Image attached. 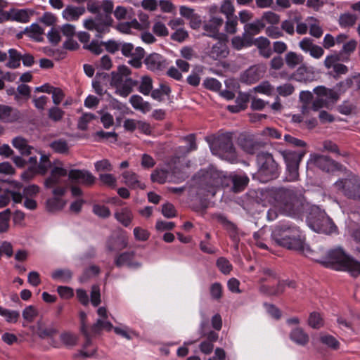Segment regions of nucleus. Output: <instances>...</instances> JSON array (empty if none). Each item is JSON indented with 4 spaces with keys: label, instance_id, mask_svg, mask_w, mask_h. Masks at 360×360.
<instances>
[{
    "label": "nucleus",
    "instance_id": "obj_18",
    "mask_svg": "<svg viewBox=\"0 0 360 360\" xmlns=\"http://www.w3.org/2000/svg\"><path fill=\"white\" fill-rule=\"evenodd\" d=\"M20 118V112L9 105L0 104V120L3 122L12 123Z\"/></svg>",
    "mask_w": 360,
    "mask_h": 360
},
{
    "label": "nucleus",
    "instance_id": "obj_60",
    "mask_svg": "<svg viewBox=\"0 0 360 360\" xmlns=\"http://www.w3.org/2000/svg\"><path fill=\"white\" fill-rule=\"evenodd\" d=\"M260 20L263 22H266L271 25H276L280 21V16L272 11H266L263 13Z\"/></svg>",
    "mask_w": 360,
    "mask_h": 360
},
{
    "label": "nucleus",
    "instance_id": "obj_22",
    "mask_svg": "<svg viewBox=\"0 0 360 360\" xmlns=\"http://www.w3.org/2000/svg\"><path fill=\"white\" fill-rule=\"evenodd\" d=\"M83 6H68L63 11V17L68 21H75L85 13Z\"/></svg>",
    "mask_w": 360,
    "mask_h": 360
},
{
    "label": "nucleus",
    "instance_id": "obj_9",
    "mask_svg": "<svg viewBox=\"0 0 360 360\" xmlns=\"http://www.w3.org/2000/svg\"><path fill=\"white\" fill-rule=\"evenodd\" d=\"M309 163L325 172H333L335 171H342L345 169L342 165L333 160L329 156L323 155H311Z\"/></svg>",
    "mask_w": 360,
    "mask_h": 360
},
{
    "label": "nucleus",
    "instance_id": "obj_54",
    "mask_svg": "<svg viewBox=\"0 0 360 360\" xmlns=\"http://www.w3.org/2000/svg\"><path fill=\"white\" fill-rule=\"evenodd\" d=\"M92 212L94 214L103 219L108 218L111 214L110 210L108 207L98 204L93 206Z\"/></svg>",
    "mask_w": 360,
    "mask_h": 360
},
{
    "label": "nucleus",
    "instance_id": "obj_58",
    "mask_svg": "<svg viewBox=\"0 0 360 360\" xmlns=\"http://www.w3.org/2000/svg\"><path fill=\"white\" fill-rule=\"evenodd\" d=\"M102 46H103L102 41L99 42L97 40H92L90 44H84L83 47L95 55H100L103 51Z\"/></svg>",
    "mask_w": 360,
    "mask_h": 360
},
{
    "label": "nucleus",
    "instance_id": "obj_37",
    "mask_svg": "<svg viewBox=\"0 0 360 360\" xmlns=\"http://www.w3.org/2000/svg\"><path fill=\"white\" fill-rule=\"evenodd\" d=\"M340 86L346 90L352 88L354 90L360 89V74L355 75L351 77L346 79L344 82L340 83Z\"/></svg>",
    "mask_w": 360,
    "mask_h": 360
},
{
    "label": "nucleus",
    "instance_id": "obj_5",
    "mask_svg": "<svg viewBox=\"0 0 360 360\" xmlns=\"http://www.w3.org/2000/svg\"><path fill=\"white\" fill-rule=\"evenodd\" d=\"M209 144L212 154L231 163L237 160L238 155L233 146L231 132L214 136L212 141H209Z\"/></svg>",
    "mask_w": 360,
    "mask_h": 360
},
{
    "label": "nucleus",
    "instance_id": "obj_63",
    "mask_svg": "<svg viewBox=\"0 0 360 360\" xmlns=\"http://www.w3.org/2000/svg\"><path fill=\"white\" fill-rule=\"evenodd\" d=\"M50 166L51 162L49 160V156L46 155H41L40 158V162L37 165V173L44 174L47 172Z\"/></svg>",
    "mask_w": 360,
    "mask_h": 360
},
{
    "label": "nucleus",
    "instance_id": "obj_23",
    "mask_svg": "<svg viewBox=\"0 0 360 360\" xmlns=\"http://www.w3.org/2000/svg\"><path fill=\"white\" fill-rule=\"evenodd\" d=\"M229 179L233 184L231 191L236 193L243 191L249 182V178L245 175L233 174Z\"/></svg>",
    "mask_w": 360,
    "mask_h": 360
},
{
    "label": "nucleus",
    "instance_id": "obj_53",
    "mask_svg": "<svg viewBox=\"0 0 360 360\" xmlns=\"http://www.w3.org/2000/svg\"><path fill=\"white\" fill-rule=\"evenodd\" d=\"M10 216L11 210L9 209L0 212V233H4L8 231Z\"/></svg>",
    "mask_w": 360,
    "mask_h": 360
},
{
    "label": "nucleus",
    "instance_id": "obj_38",
    "mask_svg": "<svg viewBox=\"0 0 360 360\" xmlns=\"http://www.w3.org/2000/svg\"><path fill=\"white\" fill-rule=\"evenodd\" d=\"M314 92L319 96L326 97L325 99L330 101H337L338 99V94L332 89L326 88L323 86H319L314 89Z\"/></svg>",
    "mask_w": 360,
    "mask_h": 360
},
{
    "label": "nucleus",
    "instance_id": "obj_16",
    "mask_svg": "<svg viewBox=\"0 0 360 360\" xmlns=\"http://www.w3.org/2000/svg\"><path fill=\"white\" fill-rule=\"evenodd\" d=\"M68 178L73 183L82 184L85 186H91L96 179L89 171L80 169H71L68 172Z\"/></svg>",
    "mask_w": 360,
    "mask_h": 360
},
{
    "label": "nucleus",
    "instance_id": "obj_57",
    "mask_svg": "<svg viewBox=\"0 0 360 360\" xmlns=\"http://www.w3.org/2000/svg\"><path fill=\"white\" fill-rule=\"evenodd\" d=\"M308 323L309 325L314 328H319L323 326V319L320 314L317 312L310 314Z\"/></svg>",
    "mask_w": 360,
    "mask_h": 360
},
{
    "label": "nucleus",
    "instance_id": "obj_7",
    "mask_svg": "<svg viewBox=\"0 0 360 360\" xmlns=\"http://www.w3.org/2000/svg\"><path fill=\"white\" fill-rule=\"evenodd\" d=\"M259 169L256 177L262 182H268L276 179L279 174V166L275 161L272 154L268 152H260L257 155ZM255 178V176H253Z\"/></svg>",
    "mask_w": 360,
    "mask_h": 360
},
{
    "label": "nucleus",
    "instance_id": "obj_15",
    "mask_svg": "<svg viewBox=\"0 0 360 360\" xmlns=\"http://www.w3.org/2000/svg\"><path fill=\"white\" fill-rule=\"evenodd\" d=\"M266 72L263 65H255L250 67L241 75V82L246 84H254L261 79Z\"/></svg>",
    "mask_w": 360,
    "mask_h": 360
},
{
    "label": "nucleus",
    "instance_id": "obj_27",
    "mask_svg": "<svg viewBox=\"0 0 360 360\" xmlns=\"http://www.w3.org/2000/svg\"><path fill=\"white\" fill-rule=\"evenodd\" d=\"M312 72L309 70L306 65L302 64L300 66L293 72L292 77L296 81L300 82L307 83L312 80L311 75Z\"/></svg>",
    "mask_w": 360,
    "mask_h": 360
},
{
    "label": "nucleus",
    "instance_id": "obj_32",
    "mask_svg": "<svg viewBox=\"0 0 360 360\" xmlns=\"http://www.w3.org/2000/svg\"><path fill=\"white\" fill-rule=\"evenodd\" d=\"M129 102L136 110H139L143 112H149L151 110L150 104L144 101L143 98L139 95H133L130 97Z\"/></svg>",
    "mask_w": 360,
    "mask_h": 360
},
{
    "label": "nucleus",
    "instance_id": "obj_11",
    "mask_svg": "<svg viewBox=\"0 0 360 360\" xmlns=\"http://www.w3.org/2000/svg\"><path fill=\"white\" fill-rule=\"evenodd\" d=\"M335 186L349 198H360V179L356 176L339 180L335 183Z\"/></svg>",
    "mask_w": 360,
    "mask_h": 360
},
{
    "label": "nucleus",
    "instance_id": "obj_19",
    "mask_svg": "<svg viewBox=\"0 0 360 360\" xmlns=\"http://www.w3.org/2000/svg\"><path fill=\"white\" fill-rule=\"evenodd\" d=\"M68 174V171L62 167H55L51 172V176L45 181L46 188H53L62 183L61 178Z\"/></svg>",
    "mask_w": 360,
    "mask_h": 360
},
{
    "label": "nucleus",
    "instance_id": "obj_33",
    "mask_svg": "<svg viewBox=\"0 0 360 360\" xmlns=\"http://www.w3.org/2000/svg\"><path fill=\"white\" fill-rule=\"evenodd\" d=\"M51 278L54 281L68 283L72 278V272L68 269H58L52 271Z\"/></svg>",
    "mask_w": 360,
    "mask_h": 360
},
{
    "label": "nucleus",
    "instance_id": "obj_51",
    "mask_svg": "<svg viewBox=\"0 0 360 360\" xmlns=\"http://www.w3.org/2000/svg\"><path fill=\"white\" fill-rule=\"evenodd\" d=\"M0 316L4 317L8 323H15L19 318V313L16 311L4 309L0 307Z\"/></svg>",
    "mask_w": 360,
    "mask_h": 360
},
{
    "label": "nucleus",
    "instance_id": "obj_31",
    "mask_svg": "<svg viewBox=\"0 0 360 360\" xmlns=\"http://www.w3.org/2000/svg\"><path fill=\"white\" fill-rule=\"evenodd\" d=\"M325 212L320 211L318 208L311 209L309 215L307 218V221L309 226L314 230V224L320 225L322 222V219L326 218Z\"/></svg>",
    "mask_w": 360,
    "mask_h": 360
},
{
    "label": "nucleus",
    "instance_id": "obj_39",
    "mask_svg": "<svg viewBox=\"0 0 360 360\" xmlns=\"http://www.w3.org/2000/svg\"><path fill=\"white\" fill-rule=\"evenodd\" d=\"M112 328V323L107 319H98L96 322L92 326L91 330L93 334H97L103 330L110 331Z\"/></svg>",
    "mask_w": 360,
    "mask_h": 360
},
{
    "label": "nucleus",
    "instance_id": "obj_24",
    "mask_svg": "<svg viewBox=\"0 0 360 360\" xmlns=\"http://www.w3.org/2000/svg\"><path fill=\"white\" fill-rule=\"evenodd\" d=\"M265 26V22H263L260 18L255 20L252 22L246 23L244 25L245 35L253 38L252 37L259 34Z\"/></svg>",
    "mask_w": 360,
    "mask_h": 360
},
{
    "label": "nucleus",
    "instance_id": "obj_14",
    "mask_svg": "<svg viewBox=\"0 0 360 360\" xmlns=\"http://www.w3.org/2000/svg\"><path fill=\"white\" fill-rule=\"evenodd\" d=\"M224 20L219 14H212L210 19L203 25V30L205 31L204 35L218 39L219 34V29L223 25Z\"/></svg>",
    "mask_w": 360,
    "mask_h": 360
},
{
    "label": "nucleus",
    "instance_id": "obj_47",
    "mask_svg": "<svg viewBox=\"0 0 360 360\" xmlns=\"http://www.w3.org/2000/svg\"><path fill=\"white\" fill-rule=\"evenodd\" d=\"M114 332L127 340H131L136 336V333L128 326H122L113 328Z\"/></svg>",
    "mask_w": 360,
    "mask_h": 360
},
{
    "label": "nucleus",
    "instance_id": "obj_45",
    "mask_svg": "<svg viewBox=\"0 0 360 360\" xmlns=\"http://www.w3.org/2000/svg\"><path fill=\"white\" fill-rule=\"evenodd\" d=\"M323 147L326 150H327L330 153H335L338 156H342V157L346 158V157H348V155H349V153L346 151L341 152L339 150L338 145L335 143H334L330 140H326V141H323Z\"/></svg>",
    "mask_w": 360,
    "mask_h": 360
},
{
    "label": "nucleus",
    "instance_id": "obj_56",
    "mask_svg": "<svg viewBox=\"0 0 360 360\" xmlns=\"http://www.w3.org/2000/svg\"><path fill=\"white\" fill-rule=\"evenodd\" d=\"M225 31L231 34L237 32L238 17L236 15L226 18Z\"/></svg>",
    "mask_w": 360,
    "mask_h": 360
},
{
    "label": "nucleus",
    "instance_id": "obj_30",
    "mask_svg": "<svg viewBox=\"0 0 360 360\" xmlns=\"http://www.w3.org/2000/svg\"><path fill=\"white\" fill-rule=\"evenodd\" d=\"M232 46L236 50H241L245 47H250L253 45V38L245 35L243 32L242 36H236L231 39Z\"/></svg>",
    "mask_w": 360,
    "mask_h": 360
},
{
    "label": "nucleus",
    "instance_id": "obj_55",
    "mask_svg": "<svg viewBox=\"0 0 360 360\" xmlns=\"http://www.w3.org/2000/svg\"><path fill=\"white\" fill-rule=\"evenodd\" d=\"M37 316L38 310L35 307L32 305H30L25 307L22 311L23 319L29 323L32 322Z\"/></svg>",
    "mask_w": 360,
    "mask_h": 360
},
{
    "label": "nucleus",
    "instance_id": "obj_35",
    "mask_svg": "<svg viewBox=\"0 0 360 360\" xmlns=\"http://www.w3.org/2000/svg\"><path fill=\"white\" fill-rule=\"evenodd\" d=\"M303 61V56L293 51L288 52L285 56V62L290 69L295 68L298 65H302Z\"/></svg>",
    "mask_w": 360,
    "mask_h": 360
},
{
    "label": "nucleus",
    "instance_id": "obj_8",
    "mask_svg": "<svg viewBox=\"0 0 360 360\" xmlns=\"http://www.w3.org/2000/svg\"><path fill=\"white\" fill-rule=\"evenodd\" d=\"M279 153L285 162L288 180L291 181L297 180L300 163L306 154V151L304 150L299 151L285 150H280Z\"/></svg>",
    "mask_w": 360,
    "mask_h": 360
},
{
    "label": "nucleus",
    "instance_id": "obj_17",
    "mask_svg": "<svg viewBox=\"0 0 360 360\" xmlns=\"http://www.w3.org/2000/svg\"><path fill=\"white\" fill-rule=\"evenodd\" d=\"M115 263L118 266H127L131 268H136L139 266L136 253L133 250H129L120 254L115 259Z\"/></svg>",
    "mask_w": 360,
    "mask_h": 360
},
{
    "label": "nucleus",
    "instance_id": "obj_46",
    "mask_svg": "<svg viewBox=\"0 0 360 360\" xmlns=\"http://www.w3.org/2000/svg\"><path fill=\"white\" fill-rule=\"evenodd\" d=\"M27 164H30V167L28 170L23 172L22 177L23 179H30L34 174L37 173V158L36 156H32L27 160Z\"/></svg>",
    "mask_w": 360,
    "mask_h": 360
},
{
    "label": "nucleus",
    "instance_id": "obj_64",
    "mask_svg": "<svg viewBox=\"0 0 360 360\" xmlns=\"http://www.w3.org/2000/svg\"><path fill=\"white\" fill-rule=\"evenodd\" d=\"M219 11L221 13L224 14L226 15V18L235 15V8L230 1H225L221 4Z\"/></svg>",
    "mask_w": 360,
    "mask_h": 360
},
{
    "label": "nucleus",
    "instance_id": "obj_29",
    "mask_svg": "<svg viewBox=\"0 0 360 360\" xmlns=\"http://www.w3.org/2000/svg\"><path fill=\"white\" fill-rule=\"evenodd\" d=\"M336 226L333 221L327 216L326 218L322 219L320 225L314 224V231L317 233H322L325 234H330L335 232Z\"/></svg>",
    "mask_w": 360,
    "mask_h": 360
},
{
    "label": "nucleus",
    "instance_id": "obj_48",
    "mask_svg": "<svg viewBox=\"0 0 360 360\" xmlns=\"http://www.w3.org/2000/svg\"><path fill=\"white\" fill-rule=\"evenodd\" d=\"M168 176V172L165 169H155L151 175L150 179L153 182H157L162 184L166 182Z\"/></svg>",
    "mask_w": 360,
    "mask_h": 360
},
{
    "label": "nucleus",
    "instance_id": "obj_1",
    "mask_svg": "<svg viewBox=\"0 0 360 360\" xmlns=\"http://www.w3.org/2000/svg\"><path fill=\"white\" fill-rule=\"evenodd\" d=\"M300 254L323 266L348 272L352 276H360V262L346 254L343 249H297Z\"/></svg>",
    "mask_w": 360,
    "mask_h": 360
},
{
    "label": "nucleus",
    "instance_id": "obj_12",
    "mask_svg": "<svg viewBox=\"0 0 360 360\" xmlns=\"http://www.w3.org/2000/svg\"><path fill=\"white\" fill-rule=\"evenodd\" d=\"M238 146L247 153L253 155L266 146V143L252 134H240L238 138Z\"/></svg>",
    "mask_w": 360,
    "mask_h": 360
},
{
    "label": "nucleus",
    "instance_id": "obj_3",
    "mask_svg": "<svg viewBox=\"0 0 360 360\" xmlns=\"http://www.w3.org/2000/svg\"><path fill=\"white\" fill-rule=\"evenodd\" d=\"M275 245L283 248H304L305 237L296 226L283 224L275 228L272 233Z\"/></svg>",
    "mask_w": 360,
    "mask_h": 360
},
{
    "label": "nucleus",
    "instance_id": "obj_26",
    "mask_svg": "<svg viewBox=\"0 0 360 360\" xmlns=\"http://www.w3.org/2000/svg\"><path fill=\"white\" fill-rule=\"evenodd\" d=\"M290 340L300 346L306 345L309 340V335L300 327L292 329L290 334Z\"/></svg>",
    "mask_w": 360,
    "mask_h": 360
},
{
    "label": "nucleus",
    "instance_id": "obj_20",
    "mask_svg": "<svg viewBox=\"0 0 360 360\" xmlns=\"http://www.w3.org/2000/svg\"><path fill=\"white\" fill-rule=\"evenodd\" d=\"M124 184L131 189H145L146 185L139 181V176L132 171H126L122 173Z\"/></svg>",
    "mask_w": 360,
    "mask_h": 360
},
{
    "label": "nucleus",
    "instance_id": "obj_62",
    "mask_svg": "<svg viewBox=\"0 0 360 360\" xmlns=\"http://www.w3.org/2000/svg\"><path fill=\"white\" fill-rule=\"evenodd\" d=\"M257 92L271 96L274 94V88L268 81L262 82L255 88Z\"/></svg>",
    "mask_w": 360,
    "mask_h": 360
},
{
    "label": "nucleus",
    "instance_id": "obj_34",
    "mask_svg": "<svg viewBox=\"0 0 360 360\" xmlns=\"http://www.w3.org/2000/svg\"><path fill=\"white\" fill-rule=\"evenodd\" d=\"M43 32V29L38 24L34 23L30 27H26L22 32L18 34V37H20L23 33L30 37L35 39L37 41H41L42 39L41 35Z\"/></svg>",
    "mask_w": 360,
    "mask_h": 360
},
{
    "label": "nucleus",
    "instance_id": "obj_2",
    "mask_svg": "<svg viewBox=\"0 0 360 360\" xmlns=\"http://www.w3.org/2000/svg\"><path fill=\"white\" fill-rule=\"evenodd\" d=\"M274 205L283 214L290 217H298L303 210V196L297 191L278 188L271 191Z\"/></svg>",
    "mask_w": 360,
    "mask_h": 360
},
{
    "label": "nucleus",
    "instance_id": "obj_59",
    "mask_svg": "<svg viewBox=\"0 0 360 360\" xmlns=\"http://www.w3.org/2000/svg\"><path fill=\"white\" fill-rule=\"evenodd\" d=\"M276 91L278 96L287 97L293 94L295 91V86L290 83H285L280 85L276 88Z\"/></svg>",
    "mask_w": 360,
    "mask_h": 360
},
{
    "label": "nucleus",
    "instance_id": "obj_49",
    "mask_svg": "<svg viewBox=\"0 0 360 360\" xmlns=\"http://www.w3.org/2000/svg\"><path fill=\"white\" fill-rule=\"evenodd\" d=\"M321 342L331 349L336 350L340 347L339 341L333 335H322L320 337Z\"/></svg>",
    "mask_w": 360,
    "mask_h": 360
},
{
    "label": "nucleus",
    "instance_id": "obj_41",
    "mask_svg": "<svg viewBox=\"0 0 360 360\" xmlns=\"http://www.w3.org/2000/svg\"><path fill=\"white\" fill-rule=\"evenodd\" d=\"M153 89V79L150 76L144 75L141 78V82L138 87L139 92L143 95H148Z\"/></svg>",
    "mask_w": 360,
    "mask_h": 360
},
{
    "label": "nucleus",
    "instance_id": "obj_13",
    "mask_svg": "<svg viewBox=\"0 0 360 360\" xmlns=\"http://www.w3.org/2000/svg\"><path fill=\"white\" fill-rule=\"evenodd\" d=\"M144 64L148 70L155 72H162L167 69L169 62L162 55L152 53L144 58Z\"/></svg>",
    "mask_w": 360,
    "mask_h": 360
},
{
    "label": "nucleus",
    "instance_id": "obj_25",
    "mask_svg": "<svg viewBox=\"0 0 360 360\" xmlns=\"http://www.w3.org/2000/svg\"><path fill=\"white\" fill-rule=\"evenodd\" d=\"M229 54V50L226 45L221 41H218L212 47L209 51L208 56L213 60H219L226 58Z\"/></svg>",
    "mask_w": 360,
    "mask_h": 360
},
{
    "label": "nucleus",
    "instance_id": "obj_44",
    "mask_svg": "<svg viewBox=\"0 0 360 360\" xmlns=\"http://www.w3.org/2000/svg\"><path fill=\"white\" fill-rule=\"evenodd\" d=\"M65 202L60 198L53 197L46 201V209L49 212L60 210L65 206Z\"/></svg>",
    "mask_w": 360,
    "mask_h": 360
},
{
    "label": "nucleus",
    "instance_id": "obj_21",
    "mask_svg": "<svg viewBox=\"0 0 360 360\" xmlns=\"http://www.w3.org/2000/svg\"><path fill=\"white\" fill-rule=\"evenodd\" d=\"M12 144L14 148L18 149L22 155H30L32 154V151L35 150L34 148L28 144L27 140L21 137L17 136L12 140Z\"/></svg>",
    "mask_w": 360,
    "mask_h": 360
},
{
    "label": "nucleus",
    "instance_id": "obj_40",
    "mask_svg": "<svg viewBox=\"0 0 360 360\" xmlns=\"http://www.w3.org/2000/svg\"><path fill=\"white\" fill-rule=\"evenodd\" d=\"M10 13L11 20L20 22H27L30 20L31 15V13H29L28 11L25 9H12L11 10Z\"/></svg>",
    "mask_w": 360,
    "mask_h": 360
},
{
    "label": "nucleus",
    "instance_id": "obj_50",
    "mask_svg": "<svg viewBox=\"0 0 360 360\" xmlns=\"http://www.w3.org/2000/svg\"><path fill=\"white\" fill-rule=\"evenodd\" d=\"M356 16L352 13H344L339 18V24L342 27H352L356 21Z\"/></svg>",
    "mask_w": 360,
    "mask_h": 360
},
{
    "label": "nucleus",
    "instance_id": "obj_28",
    "mask_svg": "<svg viewBox=\"0 0 360 360\" xmlns=\"http://www.w3.org/2000/svg\"><path fill=\"white\" fill-rule=\"evenodd\" d=\"M115 218L124 226H129L133 220V214L128 207H122L114 214Z\"/></svg>",
    "mask_w": 360,
    "mask_h": 360
},
{
    "label": "nucleus",
    "instance_id": "obj_42",
    "mask_svg": "<svg viewBox=\"0 0 360 360\" xmlns=\"http://www.w3.org/2000/svg\"><path fill=\"white\" fill-rule=\"evenodd\" d=\"M51 149L58 153L66 154L69 151V146L67 141L60 139L55 140L50 143Z\"/></svg>",
    "mask_w": 360,
    "mask_h": 360
},
{
    "label": "nucleus",
    "instance_id": "obj_61",
    "mask_svg": "<svg viewBox=\"0 0 360 360\" xmlns=\"http://www.w3.org/2000/svg\"><path fill=\"white\" fill-rule=\"evenodd\" d=\"M152 30L158 37H167L169 34L167 27L160 21H157L154 23Z\"/></svg>",
    "mask_w": 360,
    "mask_h": 360
},
{
    "label": "nucleus",
    "instance_id": "obj_43",
    "mask_svg": "<svg viewBox=\"0 0 360 360\" xmlns=\"http://www.w3.org/2000/svg\"><path fill=\"white\" fill-rule=\"evenodd\" d=\"M37 333L41 338H46L49 337H52L53 335L56 334L57 329L52 325L43 326L41 323H38Z\"/></svg>",
    "mask_w": 360,
    "mask_h": 360
},
{
    "label": "nucleus",
    "instance_id": "obj_4",
    "mask_svg": "<svg viewBox=\"0 0 360 360\" xmlns=\"http://www.w3.org/2000/svg\"><path fill=\"white\" fill-rule=\"evenodd\" d=\"M113 2L110 0L103 1L100 4V11L105 13H98L95 18L86 19L84 22V26L86 30L97 32L96 37L101 38L103 34L110 32V27L112 25L113 20L111 13L113 10Z\"/></svg>",
    "mask_w": 360,
    "mask_h": 360
},
{
    "label": "nucleus",
    "instance_id": "obj_52",
    "mask_svg": "<svg viewBox=\"0 0 360 360\" xmlns=\"http://www.w3.org/2000/svg\"><path fill=\"white\" fill-rule=\"evenodd\" d=\"M96 118V116L93 113H84L78 120L77 128L83 131L86 130L88 124Z\"/></svg>",
    "mask_w": 360,
    "mask_h": 360
},
{
    "label": "nucleus",
    "instance_id": "obj_36",
    "mask_svg": "<svg viewBox=\"0 0 360 360\" xmlns=\"http://www.w3.org/2000/svg\"><path fill=\"white\" fill-rule=\"evenodd\" d=\"M9 58L6 66L10 68H18L20 65V60L22 58V53L15 49L8 50Z\"/></svg>",
    "mask_w": 360,
    "mask_h": 360
},
{
    "label": "nucleus",
    "instance_id": "obj_6",
    "mask_svg": "<svg viewBox=\"0 0 360 360\" xmlns=\"http://www.w3.org/2000/svg\"><path fill=\"white\" fill-rule=\"evenodd\" d=\"M110 75V85L116 89V94L122 97H127L139 83L129 77L131 71L125 65L118 66L117 70L112 71Z\"/></svg>",
    "mask_w": 360,
    "mask_h": 360
},
{
    "label": "nucleus",
    "instance_id": "obj_10",
    "mask_svg": "<svg viewBox=\"0 0 360 360\" xmlns=\"http://www.w3.org/2000/svg\"><path fill=\"white\" fill-rule=\"evenodd\" d=\"M120 51L124 56L131 58L128 62L129 64L135 68H141L142 59L145 56V51L143 48L138 46L134 49L132 44L122 42Z\"/></svg>",
    "mask_w": 360,
    "mask_h": 360
}]
</instances>
